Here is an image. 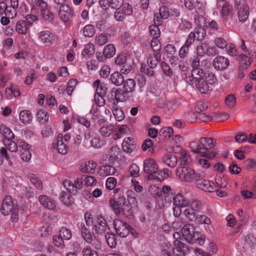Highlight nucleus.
Segmentation results:
<instances>
[{
    "mask_svg": "<svg viewBox=\"0 0 256 256\" xmlns=\"http://www.w3.org/2000/svg\"><path fill=\"white\" fill-rule=\"evenodd\" d=\"M40 204L45 208L50 210H54L56 207V202L45 195H40L38 196Z\"/></svg>",
    "mask_w": 256,
    "mask_h": 256,
    "instance_id": "nucleus-20",
    "label": "nucleus"
},
{
    "mask_svg": "<svg viewBox=\"0 0 256 256\" xmlns=\"http://www.w3.org/2000/svg\"><path fill=\"white\" fill-rule=\"evenodd\" d=\"M216 8L219 10L222 18L224 22L232 20L234 15L232 5L226 0H216Z\"/></svg>",
    "mask_w": 256,
    "mask_h": 256,
    "instance_id": "nucleus-3",
    "label": "nucleus"
},
{
    "mask_svg": "<svg viewBox=\"0 0 256 256\" xmlns=\"http://www.w3.org/2000/svg\"><path fill=\"white\" fill-rule=\"evenodd\" d=\"M84 36L86 38H92L96 34L95 26L92 24H86L81 30Z\"/></svg>",
    "mask_w": 256,
    "mask_h": 256,
    "instance_id": "nucleus-35",
    "label": "nucleus"
},
{
    "mask_svg": "<svg viewBox=\"0 0 256 256\" xmlns=\"http://www.w3.org/2000/svg\"><path fill=\"white\" fill-rule=\"evenodd\" d=\"M194 84L202 94H206L209 90L210 86L206 82L204 78L199 80Z\"/></svg>",
    "mask_w": 256,
    "mask_h": 256,
    "instance_id": "nucleus-41",
    "label": "nucleus"
},
{
    "mask_svg": "<svg viewBox=\"0 0 256 256\" xmlns=\"http://www.w3.org/2000/svg\"><path fill=\"white\" fill-rule=\"evenodd\" d=\"M230 65L229 60L222 56H216L212 62V66L218 70H224L227 69Z\"/></svg>",
    "mask_w": 256,
    "mask_h": 256,
    "instance_id": "nucleus-15",
    "label": "nucleus"
},
{
    "mask_svg": "<svg viewBox=\"0 0 256 256\" xmlns=\"http://www.w3.org/2000/svg\"><path fill=\"white\" fill-rule=\"evenodd\" d=\"M60 236L64 240H69L72 236L71 231L66 228H62L60 230Z\"/></svg>",
    "mask_w": 256,
    "mask_h": 256,
    "instance_id": "nucleus-52",
    "label": "nucleus"
},
{
    "mask_svg": "<svg viewBox=\"0 0 256 256\" xmlns=\"http://www.w3.org/2000/svg\"><path fill=\"white\" fill-rule=\"evenodd\" d=\"M162 193L164 194L165 200L168 202H171L172 195V188L170 186H164L162 190Z\"/></svg>",
    "mask_w": 256,
    "mask_h": 256,
    "instance_id": "nucleus-56",
    "label": "nucleus"
},
{
    "mask_svg": "<svg viewBox=\"0 0 256 256\" xmlns=\"http://www.w3.org/2000/svg\"><path fill=\"white\" fill-rule=\"evenodd\" d=\"M150 46L153 52H160L161 48V44L158 38H153L151 40Z\"/></svg>",
    "mask_w": 256,
    "mask_h": 256,
    "instance_id": "nucleus-57",
    "label": "nucleus"
},
{
    "mask_svg": "<svg viewBox=\"0 0 256 256\" xmlns=\"http://www.w3.org/2000/svg\"><path fill=\"white\" fill-rule=\"evenodd\" d=\"M32 118V114L29 110H22L19 113L20 120L24 124H30Z\"/></svg>",
    "mask_w": 256,
    "mask_h": 256,
    "instance_id": "nucleus-27",
    "label": "nucleus"
},
{
    "mask_svg": "<svg viewBox=\"0 0 256 256\" xmlns=\"http://www.w3.org/2000/svg\"><path fill=\"white\" fill-rule=\"evenodd\" d=\"M225 106L229 108H234L236 104V98L234 94L227 95L224 100Z\"/></svg>",
    "mask_w": 256,
    "mask_h": 256,
    "instance_id": "nucleus-39",
    "label": "nucleus"
},
{
    "mask_svg": "<svg viewBox=\"0 0 256 256\" xmlns=\"http://www.w3.org/2000/svg\"><path fill=\"white\" fill-rule=\"evenodd\" d=\"M95 52V46L94 44L91 43H88L84 45L82 50L81 56L82 58L88 59L92 56Z\"/></svg>",
    "mask_w": 256,
    "mask_h": 256,
    "instance_id": "nucleus-25",
    "label": "nucleus"
},
{
    "mask_svg": "<svg viewBox=\"0 0 256 256\" xmlns=\"http://www.w3.org/2000/svg\"><path fill=\"white\" fill-rule=\"evenodd\" d=\"M162 162L168 166L174 168L177 164L178 158L173 154H166L163 156Z\"/></svg>",
    "mask_w": 256,
    "mask_h": 256,
    "instance_id": "nucleus-29",
    "label": "nucleus"
},
{
    "mask_svg": "<svg viewBox=\"0 0 256 256\" xmlns=\"http://www.w3.org/2000/svg\"><path fill=\"white\" fill-rule=\"evenodd\" d=\"M168 170L164 169L159 171L158 170L156 174H154L152 179L161 182L168 178Z\"/></svg>",
    "mask_w": 256,
    "mask_h": 256,
    "instance_id": "nucleus-49",
    "label": "nucleus"
},
{
    "mask_svg": "<svg viewBox=\"0 0 256 256\" xmlns=\"http://www.w3.org/2000/svg\"><path fill=\"white\" fill-rule=\"evenodd\" d=\"M116 172V169L112 165H102L98 174L101 176H106L114 174Z\"/></svg>",
    "mask_w": 256,
    "mask_h": 256,
    "instance_id": "nucleus-22",
    "label": "nucleus"
},
{
    "mask_svg": "<svg viewBox=\"0 0 256 256\" xmlns=\"http://www.w3.org/2000/svg\"><path fill=\"white\" fill-rule=\"evenodd\" d=\"M108 36L104 34H100L96 36L95 38L96 44L102 46L108 42Z\"/></svg>",
    "mask_w": 256,
    "mask_h": 256,
    "instance_id": "nucleus-45",
    "label": "nucleus"
},
{
    "mask_svg": "<svg viewBox=\"0 0 256 256\" xmlns=\"http://www.w3.org/2000/svg\"><path fill=\"white\" fill-rule=\"evenodd\" d=\"M122 74L118 72L112 73L110 76L112 82L118 86L122 84L124 82V78Z\"/></svg>",
    "mask_w": 256,
    "mask_h": 256,
    "instance_id": "nucleus-34",
    "label": "nucleus"
},
{
    "mask_svg": "<svg viewBox=\"0 0 256 256\" xmlns=\"http://www.w3.org/2000/svg\"><path fill=\"white\" fill-rule=\"evenodd\" d=\"M112 96H114L118 102H124L128 98V93L126 92L124 90H117L112 88L111 91Z\"/></svg>",
    "mask_w": 256,
    "mask_h": 256,
    "instance_id": "nucleus-24",
    "label": "nucleus"
},
{
    "mask_svg": "<svg viewBox=\"0 0 256 256\" xmlns=\"http://www.w3.org/2000/svg\"><path fill=\"white\" fill-rule=\"evenodd\" d=\"M123 88L128 94L132 92L135 89L136 83L134 80L129 78L124 80Z\"/></svg>",
    "mask_w": 256,
    "mask_h": 256,
    "instance_id": "nucleus-40",
    "label": "nucleus"
},
{
    "mask_svg": "<svg viewBox=\"0 0 256 256\" xmlns=\"http://www.w3.org/2000/svg\"><path fill=\"white\" fill-rule=\"evenodd\" d=\"M172 198L174 206L186 208L188 204V200L181 194H178L174 196H172Z\"/></svg>",
    "mask_w": 256,
    "mask_h": 256,
    "instance_id": "nucleus-30",
    "label": "nucleus"
},
{
    "mask_svg": "<svg viewBox=\"0 0 256 256\" xmlns=\"http://www.w3.org/2000/svg\"><path fill=\"white\" fill-rule=\"evenodd\" d=\"M78 84L76 79H70L67 84V88L66 89V92L68 95L70 96Z\"/></svg>",
    "mask_w": 256,
    "mask_h": 256,
    "instance_id": "nucleus-54",
    "label": "nucleus"
},
{
    "mask_svg": "<svg viewBox=\"0 0 256 256\" xmlns=\"http://www.w3.org/2000/svg\"><path fill=\"white\" fill-rule=\"evenodd\" d=\"M112 112L116 120L118 122L122 121L124 118L122 110L115 104L114 105Z\"/></svg>",
    "mask_w": 256,
    "mask_h": 256,
    "instance_id": "nucleus-43",
    "label": "nucleus"
},
{
    "mask_svg": "<svg viewBox=\"0 0 256 256\" xmlns=\"http://www.w3.org/2000/svg\"><path fill=\"white\" fill-rule=\"evenodd\" d=\"M176 176L181 180L190 182L196 178V174L190 168L182 166L177 168Z\"/></svg>",
    "mask_w": 256,
    "mask_h": 256,
    "instance_id": "nucleus-6",
    "label": "nucleus"
},
{
    "mask_svg": "<svg viewBox=\"0 0 256 256\" xmlns=\"http://www.w3.org/2000/svg\"><path fill=\"white\" fill-rule=\"evenodd\" d=\"M109 205L116 214H122L128 218H132V206L124 196H120L116 200L111 198L109 200Z\"/></svg>",
    "mask_w": 256,
    "mask_h": 256,
    "instance_id": "nucleus-1",
    "label": "nucleus"
},
{
    "mask_svg": "<svg viewBox=\"0 0 256 256\" xmlns=\"http://www.w3.org/2000/svg\"><path fill=\"white\" fill-rule=\"evenodd\" d=\"M82 178L84 184L86 186H91L96 182L94 178L91 176H83Z\"/></svg>",
    "mask_w": 256,
    "mask_h": 256,
    "instance_id": "nucleus-63",
    "label": "nucleus"
},
{
    "mask_svg": "<svg viewBox=\"0 0 256 256\" xmlns=\"http://www.w3.org/2000/svg\"><path fill=\"white\" fill-rule=\"evenodd\" d=\"M4 14L12 18L14 17V15L12 13L11 8H8L7 4L6 2H0V17L2 16Z\"/></svg>",
    "mask_w": 256,
    "mask_h": 256,
    "instance_id": "nucleus-38",
    "label": "nucleus"
},
{
    "mask_svg": "<svg viewBox=\"0 0 256 256\" xmlns=\"http://www.w3.org/2000/svg\"><path fill=\"white\" fill-rule=\"evenodd\" d=\"M196 184L200 189L209 192H214L218 187L213 182L204 178L196 179Z\"/></svg>",
    "mask_w": 256,
    "mask_h": 256,
    "instance_id": "nucleus-13",
    "label": "nucleus"
},
{
    "mask_svg": "<svg viewBox=\"0 0 256 256\" xmlns=\"http://www.w3.org/2000/svg\"><path fill=\"white\" fill-rule=\"evenodd\" d=\"M182 234L186 240L189 243H196L200 246L204 244V240L196 232L194 226L192 224L185 225L182 230Z\"/></svg>",
    "mask_w": 256,
    "mask_h": 256,
    "instance_id": "nucleus-2",
    "label": "nucleus"
},
{
    "mask_svg": "<svg viewBox=\"0 0 256 256\" xmlns=\"http://www.w3.org/2000/svg\"><path fill=\"white\" fill-rule=\"evenodd\" d=\"M186 208H188L196 212H199L202 208L200 203L196 200H188Z\"/></svg>",
    "mask_w": 256,
    "mask_h": 256,
    "instance_id": "nucleus-47",
    "label": "nucleus"
},
{
    "mask_svg": "<svg viewBox=\"0 0 256 256\" xmlns=\"http://www.w3.org/2000/svg\"><path fill=\"white\" fill-rule=\"evenodd\" d=\"M173 242L174 248H172V252L175 254L176 256H185L186 252L188 250L187 246L182 242L181 234L178 232L173 233Z\"/></svg>",
    "mask_w": 256,
    "mask_h": 256,
    "instance_id": "nucleus-4",
    "label": "nucleus"
},
{
    "mask_svg": "<svg viewBox=\"0 0 256 256\" xmlns=\"http://www.w3.org/2000/svg\"><path fill=\"white\" fill-rule=\"evenodd\" d=\"M0 131L3 136L8 140L14 138V134L11 130L4 126H2L0 128Z\"/></svg>",
    "mask_w": 256,
    "mask_h": 256,
    "instance_id": "nucleus-46",
    "label": "nucleus"
},
{
    "mask_svg": "<svg viewBox=\"0 0 256 256\" xmlns=\"http://www.w3.org/2000/svg\"><path fill=\"white\" fill-rule=\"evenodd\" d=\"M136 146L133 138L130 137L126 138L122 144V148L124 152L131 154L134 150Z\"/></svg>",
    "mask_w": 256,
    "mask_h": 256,
    "instance_id": "nucleus-23",
    "label": "nucleus"
},
{
    "mask_svg": "<svg viewBox=\"0 0 256 256\" xmlns=\"http://www.w3.org/2000/svg\"><path fill=\"white\" fill-rule=\"evenodd\" d=\"M240 63L242 68H247L250 64V58L244 54H241L239 56Z\"/></svg>",
    "mask_w": 256,
    "mask_h": 256,
    "instance_id": "nucleus-51",
    "label": "nucleus"
},
{
    "mask_svg": "<svg viewBox=\"0 0 256 256\" xmlns=\"http://www.w3.org/2000/svg\"><path fill=\"white\" fill-rule=\"evenodd\" d=\"M133 12V8L128 3L126 2L116 10L114 17L117 21H122L126 16H130Z\"/></svg>",
    "mask_w": 256,
    "mask_h": 256,
    "instance_id": "nucleus-7",
    "label": "nucleus"
},
{
    "mask_svg": "<svg viewBox=\"0 0 256 256\" xmlns=\"http://www.w3.org/2000/svg\"><path fill=\"white\" fill-rule=\"evenodd\" d=\"M31 27L30 24L24 20H18L16 25V30L17 32L22 34H26Z\"/></svg>",
    "mask_w": 256,
    "mask_h": 256,
    "instance_id": "nucleus-21",
    "label": "nucleus"
},
{
    "mask_svg": "<svg viewBox=\"0 0 256 256\" xmlns=\"http://www.w3.org/2000/svg\"><path fill=\"white\" fill-rule=\"evenodd\" d=\"M203 71L199 68H193L190 74H186L185 78L189 84L193 86L199 80L203 79Z\"/></svg>",
    "mask_w": 256,
    "mask_h": 256,
    "instance_id": "nucleus-12",
    "label": "nucleus"
},
{
    "mask_svg": "<svg viewBox=\"0 0 256 256\" xmlns=\"http://www.w3.org/2000/svg\"><path fill=\"white\" fill-rule=\"evenodd\" d=\"M38 118L40 122H44L48 120V116L47 112L42 109H40L37 112Z\"/></svg>",
    "mask_w": 256,
    "mask_h": 256,
    "instance_id": "nucleus-59",
    "label": "nucleus"
},
{
    "mask_svg": "<svg viewBox=\"0 0 256 256\" xmlns=\"http://www.w3.org/2000/svg\"><path fill=\"white\" fill-rule=\"evenodd\" d=\"M104 96L95 94L94 104L92 106V109L90 110V113L94 114L98 110V106H102L105 104V100L104 98Z\"/></svg>",
    "mask_w": 256,
    "mask_h": 256,
    "instance_id": "nucleus-28",
    "label": "nucleus"
},
{
    "mask_svg": "<svg viewBox=\"0 0 256 256\" xmlns=\"http://www.w3.org/2000/svg\"><path fill=\"white\" fill-rule=\"evenodd\" d=\"M106 239L108 246L111 248H115L116 244V236L113 234H106Z\"/></svg>",
    "mask_w": 256,
    "mask_h": 256,
    "instance_id": "nucleus-55",
    "label": "nucleus"
},
{
    "mask_svg": "<svg viewBox=\"0 0 256 256\" xmlns=\"http://www.w3.org/2000/svg\"><path fill=\"white\" fill-rule=\"evenodd\" d=\"M56 146L60 154L65 155L68 153V147L63 142V136L61 134H58V136Z\"/></svg>",
    "mask_w": 256,
    "mask_h": 256,
    "instance_id": "nucleus-26",
    "label": "nucleus"
},
{
    "mask_svg": "<svg viewBox=\"0 0 256 256\" xmlns=\"http://www.w3.org/2000/svg\"><path fill=\"white\" fill-rule=\"evenodd\" d=\"M40 16L44 21L48 22H52L54 19V15L48 8L42 11Z\"/></svg>",
    "mask_w": 256,
    "mask_h": 256,
    "instance_id": "nucleus-42",
    "label": "nucleus"
},
{
    "mask_svg": "<svg viewBox=\"0 0 256 256\" xmlns=\"http://www.w3.org/2000/svg\"><path fill=\"white\" fill-rule=\"evenodd\" d=\"M115 132V127L113 124H109L102 126L99 130L100 134L104 137H108Z\"/></svg>",
    "mask_w": 256,
    "mask_h": 256,
    "instance_id": "nucleus-32",
    "label": "nucleus"
},
{
    "mask_svg": "<svg viewBox=\"0 0 256 256\" xmlns=\"http://www.w3.org/2000/svg\"><path fill=\"white\" fill-rule=\"evenodd\" d=\"M97 166L96 163L93 161L86 162L80 166V170L82 172L86 173H93Z\"/></svg>",
    "mask_w": 256,
    "mask_h": 256,
    "instance_id": "nucleus-31",
    "label": "nucleus"
},
{
    "mask_svg": "<svg viewBox=\"0 0 256 256\" xmlns=\"http://www.w3.org/2000/svg\"><path fill=\"white\" fill-rule=\"evenodd\" d=\"M161 54L160 52H152L150 54L147 59V63L148 67L150 68H154L156 66L158 62L160 61Z\"/></svg>",
    "mask_w": 256,
    "mask_h": 256,
    "instance_id": "nucleus-19",
    "label": "nucleus"
},
{
    "mask_svg": "<svg viewBox=\"0 0 256 256\" xmlns=\"http://www.w3.org/2000/svg\"><path fill=\"white\" fill-rule=\"evenodd\" d=\"M40 42L46 46H50L54 43L55 41V36L50 31L44 30L40 32L37 34Z\"/></svg>",
    "mask_w": 256,
    "mask_h": 256,
    "instance_id": "nucleus-14",
    "label": "nucleus"
},
{
    "mask_svg": "<svg viewBox=\"0 0 256 256\" xmlns=\"http://www.w3.org/2000/svg\"><path fill=\"white\" fill-rule=\"evenodd\" d=\"M102 54L105 58H112L116 54L115 46L112 44L106 45L104 48Z\"/></svg>",
    "mask_w": 256,
    "mask_h": 256,
    "instance_id": "nucleus-36",
    "label": "nucleus"
},
{
    "mask_svg": "<svg viewBox=\"0 0 256 256\" xmlns=\"http://www.w3.org/2000/svg\"><path fill=\"white\" fill-rule=\"evenodd\" d=\"M204 26L206 28H210L214 32L218 31L220 30L218 24L216 21L213 20L206 21V22L204 23Z\"/></svg>",
    "mask_w": 256,
    "mask_h": 256,
    "instance_id": "nucleus-60",
    "label": "nucleus"
},
{
    "mask_svg": "<svg viewBox=\"0 0 256 256\" xmlns=\"http://www.w3.org/2000/svg\"><path fill=\"white\" fill-rule=\"evenodd\" d=\"M58 14L60 18L64 22H68L70 18L74 16V12L73 9L68 6L63 4L61 6Z\"/></svg>",
    "mask_w": 256,
    "mask_h": 256,
    "instance_id": "nucleus-17",
    "label": "nucleus"
},
{
    "mask_svg": "<svg viewBox=\"0 0 256 256\" xmlns=\"http://www.w3.org/2000/svg\"><path fill=\"white\" fill-rule=\"evenodd\" d=\"M199 142L202 146V156L205 158H211L216 154V152L214 150L212 152V154L208 152V150L213 148L216 143L215 139L210 138H201L199 140Z\"/></svg>",
    "mask_w": 256,
    "mask_h": 256,
    "instance_id": "nucleus-5",
    "label": "nucleus"
},
{
    "mask_svg": "<svg viewBox=\"0 0 256 256\" xmlns=\"http://www.w3.org/2000/svg\"><path fill=\"white\" fill-rule=\"evenodd\" d=\"M105 144V140L98 136L94 137L90 141V146L95 148H100Z\"/></svg>",
    "mask_w": 256,
    "mask_h": 256,
    "instance_id": "nucleus-37",
    "label": "nucleus"
},
{
    "mask_svg": "<svg viewBox=\"0 0 256 256\" xmlns=\"http://www.w3.org/2000/svg\"><path fill=\"white\" fill-rule=\"evenodd\" d=\"M82 256H99L98 252L90 246H86L82 250Z\"/></svg>",
    "mask_w": 256,
    "mask_h": 256,
    "instance_id": "nucleus-64",
    "label": "nucleus"
},
{
    "mask_svg": "<svg viewBox=\"0 0 256 256\" xmlns=\"http://www.w3.org/2000/svg\"><path fill=\"white\" fill-rule=\"evenodd\" d=\"M172 247L170 243H166L162 248L161 251L162 256H176L175 254L172 252Z\"/></svg>",
    "mask_w": 256,
    "mask_h": 256,
    "instance_id": "nucleus-48",
    "label": "nucleus"
},
{
    "mask_svg": "<svg viewBox=\"0 0 256 256\" xmlns=\"http://www.w3.org/2000/svg\"><path fill=\"white\" fill-rule=\"evenodd\" d=\"M237 10L238 20L240 22H244L248 18L250 14L249 7L248 4L235 6Z\"/></svg>",
    "mask_w": 256,
    "mask_h": 256,
    "instance_id": "nucleus-18",
    "label": "nucleus"
},
{
    "mask_svg": "<svg viewBox=\"0 0 256 256\" xmlns=\"http://www.w3.org/2000/svg\"><path fill=\"white\" fill-rule=\"evenodd\" d=\"M117 184L116 180L114 177H109L106 182V188L108 190H113Z\"/></svg>",
    "mask_w": 256,
    "mask_h": 256,
    "instance_id": "nucleus-58",
    "label": "nucleus"
},
{
    "mask_svg": "<svg viewBox=\"0 0 256 256\" xmlns=\"http://www.w3.org/2000/svg\"><path fill=\"white\" fill-rule=\"evenodd\" d=\"M100 162L102 165H112L114 164V156L103 155L101 156Z\"/></svg>",
    "mask_w": 256,
    "mask_h": 256,
    "instance_id": "nucleus-53",
    "label": "nucleus"
},
{
    "mask_svg": "<svg viewBox=\"0 0 256 256\" xmlns=\"http://www.w3.org/2000/svg\"><path fill=\"white\" fill-rule=\"evenodd\" d=\"M173 133V130L171 127H165L160 130V136L164 138L168 139L170 138Z\"/></svg>",
    "mask_w": 256,
    "mask_h": 256,
    "instance_id": "nucleus-50",
    "label": "nucleus"
},
{
    "mask_svg": "<svg viewBox=\"0 0 256 256\" xmlns=\"http://www.w3.org/2000/svg\"><path fill=\"white\" fill-rule=\"evenodd\" d=\"M28 178L32 184L35 186L38 190H42L43 188L42 182L38 178L36 174H29Z\"/></svg>",
    "mask_w": 256,
    "mask_h": 256,
    "instance_id": "nucleus-44",
    "label": "nucleus"
},
{
    "mask_svg": "<svg viewBox=\"0 0 256 256\" xmlns=\"http://www.w3.org/2000/svg\"><path fill=\"white\" fill-rule=\"evenodd\" d=\"M17 207L13 204L12 201V198L8 196H6L2 202V206L0 208L1 213L4 216H8L10 214L12 210Z\"/></svg>",
    "mask_w": 256,
    "mask_h": 256,
    "instance_id": "nucleus-16",
    "label": "nucleus"
},
{
    "mask_svg": "<svg viewBox=\"0 0 256 256\" xmlns=\"http://www.w3.org/2000/svg\"><path fill=\"white\" fill-rule=\"evenodd\" d=\"M196 212L188 208H186L184 211V216L190 220L193 221L196 218Z\"/></svg>",
    "mask_w": 256,
    "mask_h": 256,
    "instance_id": "nucleus-62",
    "label": "nucleus"
},
{
    "mask_svg": "<svg viewBox=\"0 0 256 256\" xmlns=\"http://www.w3.org/2000/svg\"><path fill=\"white\" fill-rule=\"evenodd\" d=\"M108 229V226L106 220L102 216H98L97 217L96 223L92 228L93 233L94 234L102 235Z\"/></svg>",
    "mask_w": 256,
    "mask_h": 256,
    "instance_id": "nucleus-8",
    "label": "nucleus"
},
{
    "mask_svg": "<svg viewBox=\"0 0 256 256\" xmlns=\"http://www.w3.org/2000/svg\"><path fill=\"white\" fill-rule=\"evenodd\" d=\"M114 228L116 234L121 237H126L130 231V226L125 222L118 219L114 221Z\"/></svg>",
    "mask_w": 256,
    "mask_h": 256,
    "instance_id": "nucleus-10",
    "label": "nucleus"
},
{
    "mask_svg": "<svg viewBox=\"0 0 256 256\" xmlns=\"http://www.w3.org/2000/svg\"><path fill=\"white\" fill-rule=\"evenodd\" d=\"M192 27V24L186 19H182L179 25V29L182 31L189 30Z\"/></svg>",
    "mask_w": 256,
    "mask_h": 256,
    "instance_id": "nucleus-61",
    "label": "nucleus"
},
{
    "mask_svg": "<svg viewBox=\"0 0 256 256\" xmlns=\"http://www.w3.org/2000/svg\"><path fill=\"white\" fill-rule=\"evenodd\" d=\"M94 87L96 90L95 94L104 96L106 93L108 88L106 84L100 83L98 80H96L94 83Z\"/></svg>",
    "mask_w": 256,
    "mask_h": 256,
    "instance_id": "nucleus-33",
    "label": "nucleus"
},
{
    "mask_svg": "<svg viewBox=\"0 0 256 256\" xmlns=\"http://www.w3.org/2000/svg\"><path fill=\"white\" fill-rule=\"evenodd\" d=\"M158 170V165L156 160L152 158L146 160L144 162V172L148 174L150 179H152Z\"/></svg>",
    "mask_w": 256,
    "mask_h": 256,
    "instance_id": "nucleus-9",
    "label": "nucleus"
},
{
    "mask_svg": "<svg viewBox=\"0 0 256 256\" xmlns=\"http://www.w3.org/2000/svg\"><path fill=\"white\" fill-rule=\"evenodd\" d=\"M197 54L199 56H213L216 55L218 51L216 47L211 46L206 42H203L197 47Z\"/></svg>",
    "mask_w": 256,
    "mask_h": 256,
    "instance_id": "nucleus-11",
    "label": "nucleus"
}]
</instances>
